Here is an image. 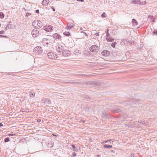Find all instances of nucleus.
Returning a JSON list of instances; mask_svg holds the SVG:
<instances>
[{
    "mask_svg": "<svg viewBox=\"0 0 157 157\" xmlns=\"http://www.w3.org/2000/svg\"><path fill=\"white\" fill-rule=\"evenodd\" d=\"M48 56L49 58L52 59H55L59 60L57 55L52 52H49L48 53Z\"/></svg>",
    "mask_w": 157,
    "mask_h": 157,
    "instance_id": "obj_1",
    "label": "nucleus"
},
{
    "mask_svg": "<svg viewBox=\"0 0 157 157\" xmlns=\"http://www.w3.org/2000/svg\"><path fill=\"white\" fill-rule=\"evenodd\" d=\"M99 48L98 46L96 45L91 46L90 48V50L94 52H96L99 50Z\"/></svg>",
    "mask_w": 157,
    "mask_h": 157,
    "instance_id": "obj_2",
    "label": "nucleus"
},
{
    "mask_svg": "<svg viewBox=\"0 0 157 157\" xmlns=\"http://www.w3.org/2000/svg\"><path fill=\"white\" fill-rule=\"evenodd\" d=\"M34 51L35 52L40 54L42 52V49L40 46H38L34 48Z\"/></svg>",
    "mask_w": 157,
    "mask_h": 157,
    "instance_id": "obj_3",
    "label": "nucleus"
},
{
    "mask_svg": "<svg viewBox=\"0 0 157 157\" xmlns=\"http://www.w3.org/2000/svg\"><path fill=\"white\" fill-rule=\"evenodd\" d=\"M56 49L57 51L61 53L63 50V47L58 44H56Z\"/></svg>",
    "mask_w": 157,
    "mask_h": 157,
    "instance_id": "obj_4",
    "label": "nucleus"
},
{
    "mask_svg": "<svg viewBox=\"0 0 157 157\" xmlns=\"http://www.w3.org/2000/svg\"><path fill=\"white\" fill-rule=\"evenodd\" d=\"M44 30L46 32H51L53 30V27L50 25H46L44 27Z\"/></svg>",
    "mask_w": 157,
    "mask_h": 157,
    "instance_id": "obj_5",
    "label": "nucleus"
},
{
    "mask_svg": "<svg viewBox=\"0 0 157 157\" xmlns=\"http://www.w3.org/2000/svg\"><path fill=\"white\" fill-rule=\"evenodd\" d=\"M62 52V55L64 56H67L70 55L71 54V52L68 50H63V51L61 52Z\"/></svg>",
    "mask_w": 157,
    "mask_h": 157,
    "instance_id": "obj_6",
    "label": "nucleus"
},
{
    "mask_svg": "<svg viewBox=\"0 0 157 157\" xmlns=\"http://www.w3.org/2000/svg\"><path fill=\"white\" fill-rule=\"evenodd\" d=\"M33 36L34 37L37 36H38L39 31L37 29H33L31 33Z\"/></svg>",
    "mask_w": 157,
    "mask_h": 157,
    "instance_id": "obj_7",
    "label": "nucleus"
},
{
    "mask_svg": "<svg viewBox=\"0 0 157 157\" xmlns=\"http://www.w3.org/2000/svg\"><path fill=\"white\" fill-rule=\"evenodd\" d=\"M50 42V40L46 38L43 39L42 41V43L44 46H46V45L48 44Z\"/></svg>",
    "mask_w": 157,
    "mask_h": 157,
    "instance_id": "obj_8",
    "label": "nucleus"
},
{
    "mask_svg": "<svg viewBox=\"0 0 157 157\" xmlns=\"http://www.w3.org/2000/svg\"><path fill=\"white\" fill-rule=\"evenodd\" d=\"M44 105L46 106H50L51 104V101L48 99H45V100L44 101Z\"/></svg>",
    "mask_w": 157,
    "mask_h": 157,
    "instance_id": "obj_9",
    "label": "nucleus"
},
{
    "mask_svg": "<svg viewBox=\"0 0 157 157\" xmlns=\"http://www.w3.org/2000/svg\"><path fill=\"white\" fill-rule=\"evenodd\" d=\"M74 25L72 23H69L67 24V26L66 27V29L70 30L73 27Z\"/></svg>",
    "mask_w": 157,
    "mask_h": 157,
    "instance_id": "obj_10",
    "label": "nucleus"
},
{
    "mask_svg": "<svg viewBox=\"0 0 157 157\" xmlns=\"http://www.w3.org/2000/svg\"><path fill=\"white\" fill-rule=\"evenodd\" d=\"M109 52L108 51H104L101 52V54L102 55L106 56L109 55Z\"/></svg>",
    "mask_w": 157,
    "mask_h": 157,
    "instance_id": "obj_11",
    "label": "nucleus"
},
{
    "mask_svg": "<svg viewBox=\"0 0 157 157\" xmlns=\"http://www.w3.org/2000/svg\"><path fill=\"white\" fill-rule=\"evenodd\" d=\"M53 37L55 39H60L61 38V36L59 34H58L57 33H55L53 35Z\"/></svg>",
    "mask_w": 157,
    "mask_h": 157,
    "instance_id": "obj_12",
    "label": "nucleus"
},
{
    "mask_svg": "<svg viewBox=\"0 0 157 157\" xmlns=\"http://www.w3.org/2000/svg\"><path fill=\"white\" fill-rule=\"evenodd\" d=\"M43 25L42 23L40 21H38V24L37 25L35 26V27L37 28H41Z\"/></svg>",
    "mask_w": 157,
    "mask_h": 157,
    "instance_id": "obj_13",
    "label": "nucleus"
},
{
    "mask_svg": "<svg viewBox=\"0 0 157 157\" xmlns=\"http://www.w3.org/2000/svg\"><path fill=\"white\" fill-rule=\"evenodd\" d=\"M49 2V0H43L42 2V5L43 6H48Z\"/></svg>",
    "mask_w": 157,
    "mask_h": 157,
    "instance_id": "obj_14",
    "label": "nucleus"
},
{
    "mask_svg": "<svg viewBox=\"0 0 157 157\" xmlns=\"http://www.w3.org/2000/svg\"><path fill=\"white\" fill-rule=\"evenodd\" d=\"M106 40L108 42H112L113 41V39L112 37H110L109 36H107L106 38Z\"/></svg>",
    "mask_w": 157,
    "mask_h": 157,
    "instance_id": "obj_15",
    "label": "nucleus"
},
{
    "mask_svg": "<svg viewBox=\"0 0 157 157\" xmlns=\"http://www.w3.org/2000/svg\"><path fill=\"white\" fill-rule=\"evenodd\" d=\"M132 22L133 25L134 26H136L137 25V22L135 19H133Z\"/></svg>",
    "mask_w": 157,
    "mask_h": 157,
    "instance_id": "obj_16",
    "label": "nucleus"
},
{
    "mask_svg": "<svg viewBox=\"0 0 157 157\" xmlns=\"http://www.w3.org/2000/svg\"><path fill=\"white\" fill-rule=\"evenodd\" d=\"M104 147L105 148H112V146L111 145H110L105 144L104 145Z\"/></svg>",
    "mask_w": 157,
    "mask_h": 157,
    "instance_id": "obj_17",
    "label": "nucleus"
},
{
    "mask_svg": "<svg viewBox=\"0 0 157 157\" xmlns=\"http://www.w3.org/2000/svg\"><path fill=\"white\" fill-rule=\"evenodd\" d=\"M71 146L73 147V150L74 151H77L78 150V148L74 145H71Z\"/></svg>",
    "mask_w": 157,
    "mask_h": 157,
    "instance_id": "obj_18",
    "label": "nucleus"
},
{
    "mask_svg": "<svg viewBox=\"0 0 157 157\" xmlns=\"http://www.w3.org/2000/svg\"><path fill=\"white\" fill-rule=\"evenodd\" d=\"M38 20L36 21H34L33 22V26H34L35 27V26L37 25V24H38Z\"/></svg>",
    "mask_w": 157,
    "mask_h": 157,
    "instance_id": "obj_19",
    "label": "nucleus"
},
{
    "mask_svg": "<svg viewBox=\"0 0 157 157\" xmlns=\"http://www.w3.org/2000/svg\"><path fill=\"white\" fill-rule=\"evenodd\" d=\"M4 13L2 12H0V18H3L4 17Z\"/></svg>",
    "mask_w": 157,
    "mask_h": 157,
    "instance_id": "obj_20",
    "label": "nucleus"
},
{
    "mask_svg": "<svg viewBox=\"0 0 157 157\" xmlns=\"http://www.w3.org/2000/svg\"><path fill=\"white\" fill-rule=\"evenodd\" d=\"M63 34L65 36H68L70 35V33L68 32H65L63 33Z\"/></svg>",
    "mask_w": 157,
    "mask_h": 157,
    "instance_id": "obj_21",
    "label": "nucleus"
},
{
    "mask_svg": "<svg viewBox=\"0 0 157 157\" xmlns=\"http://www.w3.org/2000/svg\"><path fill=\"white\" fill-rule=\"evenodd\" d=\"M35 96V94L33 92H31L30 93V96L31 97H33Z\"/></svg>",
    "mask_w": 157,
    "mask_h": 157,
    "instance_id": "obj_22",
    "label": "nucleus"
},
{
    "mask_svg": "<svg viewBox=\"0 0 157 157\" xmlns=\"http://www.w3.org/2000/svg\"><path fill=\"white\" fill-rule=\"evenodd\" d=\"M106 14L104 12L101 15V17H106Z\"/></svg>",
    "mask_w": 157,
    "mask_h": 157,
    "instance_id": "obj_23",
    "label": "nucleus"
},
{
    "mask_svg": "<svg viewBox=\"0 0 157 157\" xmlns=\"http://www.w3.org/2000/svg\"><path fill=\"white\" fill-rule=\"evenodd\" d=\"M132 2H133V3H134L135 4H137L140 3V1H136V0L133 1H132Z\"/></svg>",
    "mask_w": 157,
    "mask_h": 157,
    "instance_id": "obj_24",
    "label": "nucleus"
},
{
    "mask_svg": "<svg viewBox=\"0 0 157 157\" xmlns=\"http://www.w3.org/2000/svg\"><path fill=\"white\" fill-rule=\"evenodd\" d=\"M138 122L142 124H144V125H147V123H145V122H144V121H138Z\"/></svg>",
    "mask_w": 157,
    "mask_h": 157,
    "instance_id": "obj_25",
    "label": "nucleus"
},
{
    "mask_svg": "<svg viewBox=\"0 0 157 157\" xmlns=\"http://www.w3.org/2000/svg\"><path fill=\"white\" fill-rule=\"evenodd\" d=\"M10 141V139L8 138H6L4 140V141L5 142H7Z\"/></svg>",
    "mask_w": 157,
    "mask_h": 157,
    "instance_id": "obj_26",
    "label": "nucleus"
},
{
    "mask_svg": "<svg viewBox=\"0 0 157 157\" xmlns=\"http://www.w3.org/2000/svg\"><path fill=\"white\" fill-rule=\"evenodd\" d=\"M116 44V43H115V42L111 44V46L113 47L114 48L115 47V45Z\"/></svg>",
    "mask_w": 157,
    "mask_h": 157,
    "instance_id": "obj_27",
    "label": "nucleus"
},
{
    "mask_svg": "<svg viewBox=\"0 0 157 157\" xmlns=\"http://www.w3.org/2000/svg\"><path fill=\"white\" fill-rule=\"evenodd\" d=\"M130 157H138L137 156H136L133 153L132 154L130 155Z\"/></svg>",
    "mask_w": 157,
    "mask_h": 157,
    "instance_id": "obj_28",
    "label": "nucleus"
},
{
    "mask_svg": "<svg viewBox=\"0 0 157 157\" xmlns=\"http://www.w3.org/2000/svg\"><path fill=\"white\" fill-rule=\"evenodd\" d=\"M108 31H109L108 29H107V31H106V35L107 36H109V35H110L109 34V33Z\"/></svg>",
    "mask_w": 157,
    "mask_h": 157,
    "instance_id": "obj_29",
    "label": "nucleus"
},
{
    "mask_svg": "<svg viewBox=\"0 0 157 157\" xmlns=\"http://www.w3.org/2000/svg\"><path fill=\"white\" fill-rule=\"evenodd\" d=\"M80 30H83V31H86V29L85 28H82V27H80Z\"/></svg>",
    "mask_w": 157,
    "mask_h": 157,
    "instance_id": "obj_30",
    "label": "nucleus"
},
{
    "mask_svg": "<svg viewBox=\"0 0 157 157\" xmlns=\"http://www.w3.org/2000/svg\"><path fill=\"white\" fill-rule=\"evenodd\" d=\"M72 155L73 156H76V154L75 152H73Z\"/></svg>",
    "mask_w": 157,
    "mask_h": 157,
    "instance_id": "obj_31",
    "label": "nucleus"
},
{
    "mask_svg": "<svg viewBox=\"0 0 157 157\" xmlns=\"http://www.w3.org/2000/svg\"><path fill=\"white\" fill-rule=\"evenodd\" d=\"M5 32L4 31H0V34H3Z\"/></svg>",
    "mask_w": 157,
    "mask_h": 157,
    "instance_id": "obj_32",
    "label": "nucleus"
},
{
    "mask_svg": "<svg viewBox=\"0 0 157 157\" xmlns=\"http://www.w3.org/2000/svg\"><path fill=\"white\" fill-rule=\"evenodd\" d=\"M80 33H84L86 36H87V34L86 33V32H84V31H81L80 32Z\"/></svg>",
    "mask_w": 157,
    "mask_h": 157,
    "instance_id": "obj_33",
    "label": "nucleus"
},
{
    "mask_svg": "<svg viewBox=\"0 0 157 157\" xmlns=\"http://www.w3.org/2000/svg\"><path fill=\"white\" fill-rule=\"evenodd\" d=\"M132 124V125H133V126H128V127H131V128H132V126H133V127H135L136 126V125L134 124Z\"/></svg>",
    "mask_w": 157,
    "mask_h": 157,
    "instance_id": "obj_34",
    "label": "nucleus"
},
{
    "mask_svg": "<svg viewBox=\"0 0 157 157\" xmlns=\"http://www.w3.org/2000/svg\"><path fill=\"white\" fill-rule=\"evenodd\" d=\"M95 35L97 36H98L99 35V33H95Z\"/></svg>",
    "mask_w": 157,
    "mask_h": 157,
    "instance_id": "obj_35",
    "label": "nucleus"
},
{
    "mask_svg": "<svg viewBox=\"0 0 157 157\" xmlns=\"http://www.w3.org/2000/svg\"><path fill=\"white\" fill-rule=\"evenodd\" d=\"M153 33H154V34H155V35H157V31H154L153 32Z\"/></svg>",
    "mask_w": 157,
    "mask_h": 157,
    "instance_id": "obj_36",
    "label": "nucleus"
},
{
    "mask_svg": "<svg viewBox=\"0 0 157 157\" xmlns=\"http://www.w3.org/2000/svg\"><path fill=\"white\" fill-rule=\"evenodd\" d=\"M31 15V14H30V13H27V14H26V16L28 17V16H29V15Z\"/></svg>",
    "mask_w": 157,
    "mask_h": 157,
    "instance_id": "obj_37",
    "label": "nucleus"
},
{
    "mask_svg": "<svg viewBox=\"0 0 157 157\" xmlns=\"http://www.w3.org/2000/svg\"><path fill=\"white\" fill-rule=\"evenodd\" d=\"M36 13H39V10H36L35 11Z\"/></svg>",
    "mask_w": 157,
    "mask_h": 157,
    "instance_id": "obj_38",
    "label": "nucleus"
},
{
    "mask_svg": "<svg viewBox=\"0 0 157 157\" xmlns=\"http://www.w3.org/2000/svg\"><path fill=\"white\" fill-rule=\"evenodd\" d=\"M119 111V110H115L114 112L116 113H117Z\"/></svg>",
    "mask_w": 157,
    "mask_h": 157,
    "instance_id": "obj_39",
    "label": "nucleus"
},
{
    "mask_svg": "<svg viewBox=\"0 0 157 157\" xmlns=\"http://www.w3.org/2000/svg\"><path fill=\"white\" fill-rule=\"evenodd\" d=\"M2 37L7 38V36H4V35H2Z\"/></svg>",
    "mask_w": 157,
    "mask_h": 157,
    "instance_id": "obj_40",
    "label": "nucleus"
},
{
    "mask_svg": "<svg viewBox=\"0 0 157 157\" xmlns=\"http://www.w3.org/2000/svg\"><path fill=\"white\" fill-rule=\"evenodd\" d=\"M77 1H81V2H83L84 1V0H77Z\"/></svg>",
    "mask_w": 157,
    "mask_h": 157,
    "instance_id": "obj_41",
    "label": "nucleus"
},
{
    "mask_svg": "<svg viewBox=\"0 0 157 157\" xmlns=\"http://www.w3.org/2000/svg\"><path fill=\"white\" fill-rule=\"evenodd\" d=\"M109 140H106V141H104V142L105 143H108V142H109Z\"/></svg>",
    "mask_w": 157,
    "mask_h": 157,
    "instance_id": "obj_42",
    "label": "nucleus"
},
{
    "mask_svg": "<svg viewBox=\"0 0 157 157\" xmlns=\"http://www.w3.org/2000/svg\"><path fill=\"white\" fill-rule=\"evenodd\" d=\"M3 126V124L2 123H0V127L2 126Z\"/></svg>",
    "mask_w": 157,
    "mask_h": 157,
    "instance_id": "obj_43",
    "label": "nucleus"
},
{
    "mask_svg": "<svg viewBox=\"0 0 157 157\" xmlns=\"http://www.w3.org/2000/svg\"><path fill=\"white\" fill-rule=\"evenodd\" d=\"M2 35H0V37H2Z\"/></svg>",
    "mask_w": 157,
    "mask_h": 157,
    "instance_id": "obj_44",
    "label": "nucleus"
},
{
    "mask_svg": "<svg viewBox=\"0 0 157 157\" xmlns=\"http://www.w3.org/2000/svg\"><path fill=\"white\" fill-rule=\"evenodd\" d=\"M106 116H107L105 114V117H106Z\"/></svg>",
    "mask_w": 157,
    "mask_h": 157,
    "instance_id": "obj_45",
    "label": "nucleus"
},
{
    "mask_svg": "<svg viewBox=\"0 0 157 157\" xmlns=\"http://www.w3.org/2000/svg\"><path fill=\"white\" fill-rule=\"evenodd\" d=\"M10 135H11V136H13V135L12 134Z\"/></svg>",
    "mask_w": 157,
    "mask_h": 157,
    "instance_id": "obj_46",
    "label": "nucleus"
},
{
    "mask_svg": "<svg viewBox=\"0 0 157 157\" xmlns=\"http://www.w3.org/2000/svg\"><path fill=\"white\" fill-rule=\"evenodd\" d=\"M53 11H55V9L54 8H53Z\"/></svg>",
    "mask_w": 157,
    "mask_h": 157,
    "instance_id": "obj_47",
    "label": "nucleus"
},
{
    "mask_svg": "<svg viewBox=\"0 0 157 157\" xmlns=\"http://www.w3.org/2000/svg\"><path fill=\"white\" fill-rule=\"evenodd\" d=\"M127 117H124V118H126Z\"/></svg>",
    "mask_w": 157,
    "mask_h": 157,
    "instance_id": "obj_48",
    "label": "nucleus"
}]
</instances>
